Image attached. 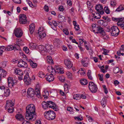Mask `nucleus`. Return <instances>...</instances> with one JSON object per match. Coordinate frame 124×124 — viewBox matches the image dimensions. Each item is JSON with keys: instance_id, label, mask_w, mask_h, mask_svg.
<instances>
[{"instance_id": "f257e3e1", "label": "nucleus", "mask_w": 124, "mask_h": 124, "mask_svg": "<svg viewBox=\"0 0 124 124\" xmlns=\"http://www.w3.org/2000/svg\"><path fill=\"white\" fill-rule=\"evenodd\" d=\"M26 119L32 121L35 120L36 117L35 106L33 104H30L26 107Z\"/></svg>"}, {"instance_id": "f03ea898", "label": "nucleus", "mask_w": 124, "mask_h": 124, "mask_svg": "<svg viewBox=\"0 0 124 124\" xmlns=\"http://www.w3.org/2000/svg\"><path fill=\"white\" fill-rule=\"evenodd\" d=\"M44 115L45 117L49 120L54 119L56 116V115L54 112L51 110L46 111L44 113Z\"/></svg>"}, {"instance_id": "7ed1b4c3", "label": "nucleus", "mask_w": 124, "mask_h": 124, "mask_svg": "<svg viewBox=\"0 0 124 124\" xmlns=\"http://www.w3.org/2000/svg\"><path fill=\"white\" fill-rule=\"evenodd\" d=\"M88 87L91 92L94 93L97 92L98 89L97 86L93 82H90L89 83Z\"/></svg>"}, {"instance_id": "20e7f679", "label": "nucleus", "mask_w": 124, "mask_h": 124, "mask_svg": "<svg viewBox=\"0 0 124 124\" xmlns=\"http://www.w3.org/2000/svg\"><path fill=\"white\" fill-rule=\"evenodd\" d=\"M111 33L112 36H117L119 34V30L117 27L114 26L111 28Z\"/></svg>"}, {"instance_id": "39448f33", "label": "nucleus", "mask_w": 124, "mask_h": 124, "mask_svg": "<svg viewBox=\"0 0 124 124\" xmlns=\"http://www.w3.org/2000/svg\"><path fill=\"white\" fill-rule=\"evenodd\" d=\"M4 50L5 51H11L13 49L15 50V51L16 50H18L20 49V47L18 46L17 48L15 46L14 47L12 45H8L6 46H4Z\"/></svg>"}, {"instance_id": "423d86ee", "label": "nucleus", "mask_w": 124, "mask_h": 124, "mask_svg": "<svg viewBox=\"0 0 124 124\" xmlns=\"http://www.w3.org/2000/svg\"><path fill=\"white\" fill-rule=\"evenodd\" d=\"M14 33L15 36L18 38L21 37L23 34V32L20 28H15Z\"/></svg>"}, {"instance_id": "0eeeda50", "label": "nucleus", "mask_w": 124, "mask_h": 124, "mask_svg": "<svg viewBox=\"0 0 124 124\" xmlns=\"http://www.w3.org/2000/svg\"><path fill=\"white\" fill-rule=\"evenodd\" d=\"M19 22L21 24H25L27 22V17L25 15L23 14L20 15L19 16Z\"/></svg>"}, {"instance_id": "6e6552de", "label": "nucleus", "mask_w": 124, "mask_h": 124, "mask_svg": "<svg viewBox=\"0 0 124 124\" xmlns=\"http://www.w3.org/2000/svg\"><path fill=\"white\" fill-rule=\"evenodd\" d=\"M23 81L27 85H30L31 82V79L30 78L28 73L26 74L24 76Z\"/></svg>"}, {"instance_id": "1a4fd4ad", "label": "nucleus", "mask_w": 124, "mask_h": 124, "mask_svg": "<svg viewBox=\"0 0 124 124\" xmlns=\"http://www.w3.org/2000/svg\"><path fill=\"white\" fill-rule=\"evenodd\" d=\"M95 8L97 11L100 14L102 15L104 13L103 9L101 5L100 4L97 5L96 6Z\"/></svg>"}, {"instance_id": "9d476101", "label": "nucleus", "mask_w": 124, "mask_h": 124, "mask_svg": "<svg viewBox=\"0 0 124 124\" xmlns=\"http://www.w3.org/2000/svg\"><path fill=\"white\" fill-rule=\"evenodd\" d=\"M48 107L53 109L55 111H56L57 106L54 102L51 101H47Z\"/></svg>"}, {"instance_id": "9b49d317", "label": "nucleus", "mask_w": 124, "mask_h": 124, "mask_svg": "<svg viewBox=\"0 0 124 124\" xmlns=\"http://www.w3.org/2000/svg\"><path fill=\"white\" fill-rule=\"evenodd\" d=\"M28 95V97L29 98H31L34 95L35 93L34 90L31 88H29L27 92Z\"/></svg>"}, {"instance_id": "f8f14e48", "label": "nucleus", "mask_w": 124, "mask_h": 124, "mask_svg": "<svg viewBox=\"0 0 124 124\" xmlns=\"http://www.w3.org/2000/svg\"><path fill=\"white\" fill-rule=\"evenodd\" d=\"M18 65L20 67L26 68L27 66V63L22 60H20L19 61Z\"/></svg>"}, {"instance_id": "ddd939ff", "label": "nucleus", "mask_w": 124, "mask_h": 124, "mask_svg": "<svg viewBox=\"0 0 124 124\" xmlns=\"http://www.w3.org/2000/svg\"><path fill=\"white\" fill-rule=\"evenodd\" d=\"M64 62L65 65L67 68H70L72 67L73 64L71 62L69 59L65 60Z\"/></svg>"}, {"instance_id": "4468645a", "label": "nucleus", "mask_w": 124, "mask_h": 124, "mask_svg": "<svg viewBox=\"0 0 124 124\" xmlns=\"http://www.w3.org/2000/svg\"><path fill=\"white\" fill-rule=\"evenodd\" d=\"M8 85L9 87L12 88L13 87L14 85V82L12 78L11 77H9L8 78Z\"/></svg>"}, {"instance_id": "2eb2a0df", "label": "nucleus", "mask_w": 124, "mask_h": 124, "mask_svg": "<svg viewBox=\"0 0 124 124\" xmlns=\"http://www.w3.org/2000/svg\"><path fill=\"white\" fill-rule=\"evenodd\" d=\"M14 103L11 100L7 101L5 108L6 109L7 108L13 107Z\"/></svg>"}, {"instance_id": "dca6fc26", "label": "nucleus", "mask_w": 124, "mask_h": 124, "mask_svg": "<svg viewBox=\"0 0 124 124\" xmlns=\"http://www.w3.org/2000/svg\"><path fill=\"white\" fill-rule=\"evenodd\" d=\"M47 70L49 72L52 73L53 75H55L57 73V70L52 68V66H48Z\"/></svg>"}, {"instance_id": "f3484780", "label": "nucleus", "mask_w": 124, "mask_h": 124, "mask_svg": "<svg viewBox=\"0 0 124 124\" xmlns=\"http://www.w3.org/2000/svg\"><path fill=\"white\" fill-rule=\"evenodd\" d=\"M46 78L47 80L49 82H51L53 81L54 79V78L53 75L52 73H51L49 75H46Z\"/></svg>"}, {"instance_id": "a211bd4d", "label": "nucleus", "mask_w": 124, "mask_h": 124, "mask_svg": "<svg viewBox=\"0 0 124 124\" xmlns=\"http://www.w3.org/2000/svg\"><path fill=\"white\" fill-rule=\"evenodd\" d=\"M14 73L20 76H22L23 74V73L22 70L19 69H16L15 70H14Z\"/></svg>"}, {"instance_id": "6ab92c4d", "label": "nucleus", "mask_w": 124, "mask_h": 124, "mask_svg": "<svg viewBox=\"0 0 124 124\" xmlns=\"http://www.w3.org/2000/svg\"><path fill=\"white\" fill-rule=\"evenodd\" d=\"M16 117L17 120L21 121H23L24 120V118L20 114H17L16 116Z\"/></svg>"}, {"instance_id": "aec40b11", "label": "nucleus", "mask_w": 124, "mask_h": 124, "mask_svg": "<svg viewBox=\"0 0 124 124\" xmlns=\"http://www.w3.org/2000/svg\"><path fill=\"white\" fill-rule=\"evenodd\" d=\"M35 29V25L33 23H32L30 25L29 31L30 33L32 34L34 31Z\"/></svg>"}, {"instance_id": "412c9836", "label": "nucleus", "mask_w": 124, "mask_h": 124, "mask_svg": "<svg viewBox=\"0 0 124 124\" xmlns=\"http://www.w3.org/2000/svg\"><path fill=\"white\" fill-rule=\"evenodd\" d=\"M96 31H95V32L97 33H101L103 32L104 31L103 29L100 26H98L96 27Z\"/></svg>"}, {"instance_id": "4be33fe9", "label": "nucleus", "mask_w": 124, "mask_h": 124, "mask_svg": "<svg viewBox=\"0 0 124 124\" xmlns=\"http://www.w3.org/2000/svg\"><path fill=\"white\" fill-rule=\"evenodd\" d=\"M7 74V72L3 70L0 67V75L1 77H5Z\"/></svg>"}, {"instance_id": "5701e85b", "label": "nucleus", "mask_w": 124, "mask_h": 124, "mask_svg": "<svg viewBox=\"0 0 124 124\" xmlns=\"http://www.w3.org/2000/svg\"><path fill=\"white\" fill-rule=\"evenodd\" d=\"M37 87V86H36ZM35 94L38 98H39L40 97V90L39 88H36Z\"/></svg>"}, {"instance_id": "b1692460", "label": "nucleus", "mask_w": 124, "mask_h": 124, "mask_svg": "<svg viewBox=\"0 0 124 124\" xmlns=\"http://www.w3.org/2000/svg\"><path fill=\"white\" fill-rule=\"evenodd\" d=\"M28 61L29 62H30V65L33 68H35L37 66V64L34 63L31 60H28Z\"/></svg>"}, {"instance_id": "393cba45", "label": "nucleus", "mask_w": 124, "mask_h": 124, "mask_svg": "<svg viewBox=\"0 0 124 124\" xmlns=\"http://www.w3.org/2000/svg\"><path fill=\"white\" fill-rule=\"evenodd\" d=\"M42 104V108L45 109H47L48 107L47 101V102H45V101L43 102Z\"/></svg>"}, {"instance_id": "a878e982", "label": "nucleus", "mask_w": 124, "mask_h": 124, "mask_svg": "<svg viewBox=\"0 0 124 124\" xmlns=\"http://www.w3.org/2000/svg\"><path fill=\"white\" fill-rule=\"evenodd\" d=\"M124 19L123 18L122 20L120 22L118 23V26H119L122 29L124 30Z\"/></svg>"}, {"instance_id": "bb28decb", "label": "nucleus", "mask_w": 124, "mask_h": 124, "mask_svg": "<svg viewBox=\"0 0 124 124\" xmlns=\"http://www.w3.org/2000/svg\"><path fill=\"white\" fill-rule=\"evenodd\" d=\"M45 52H46L50 51L52 50L51 47L50 45H47L45 46Z\"/></svg>"}, {"instance_id": "cd10ccee", "label": "nucleus", "mask_w": 124, "mask_h": 124, "mask_svg": "<svg viewBox=\"0 0 124 124\" xmlns=\"http://www.w3.org/2000/svg\"><path fill=\"white\" fill-rule=\"evenodd\" d=\"M100 14L99 13H96L95 14H92L93 17L97 19H100L101 17V16Z\"/></svg>"}, {"instance_id": "c85d7f7f", "label": "nucleus", "mask_w": 124, "mask_h": 124, "mask_svg": "<svg viewBox=\"0 0 124 124\" xmlns=\"http://www.w3.org/2000/svg\"><path fill=\"white\" fill-rule=\"evenodd\" d=\"M40 38L42 39L44 38L46 35V34L45 33V31L41 32V33L39 32V33L38 34Z\"/></svg>"}, {"instance_id": "c756f323", "label": "nucleus", "mask_w": 124, "mask_h": 124, "mask_svg": "<svg viewBox=\"0 0 124 124\" xmlns=\"http://www.w3.org/2000/svg\"><path fill=\"white\" fill-rule=\"evenodd\" d=\"M80 82L81 85H86L88 83L86 79H81L80 80Z\"/></svg>"}, {"instance_id": "7c9ffc66", "label": "nucleus", "mask_w": 124, "mask_h": 124, "mask_svg": "<svg viewBox=\"0 0 124 124\" xmlns=\"http://www.w3.org/2000/svg\"><path fill=\"white\" fill-rule=\"evenodd\" d=\"M10 90L9 89H6L4 90V95L6 97L8 96L10 94Z\"/></svg>"}, {"instance_id": "2f4dec72", "label": "nucleus", "mask_w": 124, "mask_h": 124, "mask_svg": "<svg viewBox=\"0 0 124 124\" xmlns=\"http://www.w3.org/2000/svg\"><path fill=\"white\" fill-rule=\"evenodd\" d=\"M30 48L31 49H35L36 47V45L35 43H31L29 44Z\"/></svg>"}, {"instance_id": "473e14b6", "label": "nucleus", "mask_w": 124, "mask_h": 124, "mask_svg": "<svg viewBox=\"0 0 124 124\" xmlns=\"http://www.w3.org/2000/svg\"><path fill=\"white\" fill-rule=\"evenodd\" d=\"M47 61L48 63L51 64H53V60L52 59L51 57L50 56H47Z\"/></svg>"}, {"instance_id": "72a5a7b5", "label": "nucleus", "mask_w": 124, "mask_h": 124, "mask_svg": "<svg viewBox=\"0 0 124 124\" xmlns=\"http://www.w3.org/2000/svg\"><path fill=\"white\" fill-rule=\"evenodd\" d=\"M87 75L88 78L90 80H93V78L92 76L91 71L90 70H88Z\"/></svg>"}, {"instance_id": "f704fd0d", "label": "nucleus", "mask_w": 124, "mask_h": 124, "mask_svg": "<svg viewBox=\"0 0 124 124\" xmlns=\"http://www.w3.org/2000/svg\"><path fill=\"white\" fill-rule=\"evenodd\" d=\"M123 19L122 18H112V20L114 21L117 22V24L118 25V23L119 22H120Z\"/></svg>"}, {"instance_id": "c9c22d12", "label": "nucleus", "mask_w": 124, "mask_h": 124, "mask_svg": "<svg viewBox=\"0 0 124 124\" xmlns=\"http://www.w3.org/2000/svg\"><path fill=\"white\" fill-rule=\"evenodd\" d=\"M38 48L40 51L43 52H45V46L43 45H39L38 46Z\"/></svg>"}, {"instance_id": "e433bc0d", "label": "nucleus", "mask_w": 124, "mask_h": 124, "mask_svg": "<svg viewBox=\"0 0 124 124\" xmlns=\"http://www.w3.org/2000/svg\"><path fill=\"white\" fill-rule=\"evenodd\" d=\"M80 94H77L73 96V98L75 100H78L80 99Z\"/></svg>"}, {"instance_id": "4c0bfd02", "label": "nucleus", "mask_w": 124, "mask_h": 124, "mask_svg": "<svg viewBox=\"0 0 124 124\" xmlns=\"http://www.w3.org/2000/svg\"><path fill=\"white\" fill-rule=\"evenodd\" d=\"M124 9V7H123L122 5H121L116 9V11L119 12Z\"/></svg>"}, {"instance_id": "58836bf2", "label": "nucleus", "mask_w": 124, "mask_h": 124, "mask_svg": "<svg viewBox=\"0 0 124 124\" xmlns=\"http://www.w3.org/2000/svg\"><path fill=\"white\" fill-rule=\"evenodd\" d=\"M104 10L105 12L107 14H108L110 13V11L107 7H104Z\"/></svg>"}, {"instance_id": "ea45409f", "label": "nucleus", "mask_w": 124, "mask_h": 124, "mask_svg": "<svg viewBox=\"0 0 124 124\" xmlns=\"http://www.w3.org/2000/svg\"><path fill=\"white\" fill-rule=\"evenodd\" d=\"M58 79L60 80L62 82H63L65 80V77L63 76H60L58 77Z\"/></svg>"}, {"instance_id": "a19ab883", "label": "nucleus", "mask_w": 124, "mask_h": 124, "mask_svg": "<svg viewBox=\"0 0 124 124\" xmlns=\"http://www.w3.org/2000/svg\"><path fill=\"white\" fill-rule=\"evenodd\" d=\"M101 103L102 107H104L106 105V101H105V99H102L101 101Z\"/></svg>"}, {"instance_id": "79ce46f5", "label": "nucleus", "mask_w": 124, "mask_h": 124, "mask_svg": "<svg viewBox=\"0 0 124 124\" xmlns=\"http://www.w3.org/2000/svg\"><path fill=\"white\" fill-rule=\"evenodd\" d=\"M66 75L68 78H71L72 75V74L69 71H67L66 72Z\"/></svg>"}, {"instance_id": "37998d69", "label": "nucleus", "mask_w": 124, "mask_h": 124, "mask_svg": "<svg viewBox=\"0 0 124 124\" xmlns=\"http://www.w3.org/2000/svg\"><path fill=\"white\" fill-rule=\"evenodd\" d=\"M57 73H60L63 74L64 72L62 69L61 68L57 69Z\"/></svg>"}, {"instance_id": "c03bdc74", "label": "nucleus", "mask_w": 124, "mask_h": 124, "mask_svg": "<svg viewBox=\"0 0 124 124\" xmlns=\"http://www.w3.org/2000/svg\"><path fill=\"white\" fill-rule=\"evenodd\" d=\"M39 76L42 78H44L45 77L44 74L42 71H40L39 74Z\"/></svg>"}, {"instance_id": "a18cd8bd", "label": "nucleus", "mask_w": 124, "mask_h": 124, "mask_svg": "<svg viewBox=\"0 0 124 124\" xmlns=\"http://www.w3.org/2000/svg\"><path fill=\"white\" fill-rule=\"evenodd\" d=\"M87 3V5H88V7L89 9V10H91V8L92 7V5L91 4V3L89 1H88Z\"/></svg>"}, {"instance_id": "49530a36", "label": "nucleus", "mask_w": 124, "mask_h": 124, "mask_svg": "<svg viewBox=\"0 0 124 124\" xmlns=\"http://www.w3.org/2000/svg\"><path fill=\"white\" fill-rule=\"evenodd\" d=\"M119 69L118 67L115 68H114L113 71L114 73L116 74L119 72Z\"/></svg>"}, {"instance_id": "de8ad7c7", "label": "nucleus", "mask_w": 124, "mask_h": 124, "mask_svg": "<svg viewBox=\"0 0 124 124\" xmlns=\"http://www.w3.org/2000/svg\"><path fill=\"white\" fill-rule=\"evenodd\" d=\"M23 50L27 54L29 53V50L28 48L26 47H24L23 49Z\"/></svg>"}, {"instance_id": "09e8293b", "label": "nucleus", "mask_w": 124, "mask_h": 124, "mask_svg": "<svg viewBox=\"0 0 124 124\" xmlns=\"http://www.w3.org/2000/svg\"><path fill=\"white\" fill-rule=\"evenodd\" d=\"M3 47L4 46H2L0 47V56L2 55L3 52L4 51Z\"/></svg>"}, {"instance_id": "8fccbe9b", "label": "nucleus", "mask_w": 124, "mask_h": 124, "mask_svg": "<svg viewBox=\"0 0 124 124\" xmlns=\"http://www.w3.org/2000/svg\"><path fill=\"white\" fill-rule=\"evenodd\" d=\"M102 87L104 89V92L105 94H107L108 92L107 89L106 87V86L105 85H102Z\"/></svg>"}, {"instance_id": "3c124183", "label": "nucleus", "mask_w": 124, "mask_h": 124, "mask_svg": "<svg viewBox=\"0 0 124 124\" xmlns=\"http://www.w3.org/2000/svg\"><path fill=\"white\" fill-rule=\"evenodd\" d=\"M97 25L96 24H92V28L93 30V31L94 32H95V29H96V27Z\"/></svg>"}, {"instance_id": "603ef678", "label": "nucleus", "mask_w": 124, "mask_h": 124, "mask_svg": "<svg viewBox=\"0 0 124 124\" xmlns=\"http://www.w3.org/2000/svg\"><path fill=\"white\" fill-rule=\"evenodd\" d=\"M82 64L84 67H87L88 65V63L86 62L84 60L82 61Z\"/></svg>"}, {"instance_id": "864d4df0", "label": "nucleus", "mask_w": 124, "mask_h": 124, "mask_svg": "<svg viewBox=\"0 0 124 124\" xmlns=\"http://www.w3.org/2000/svg\"><path fill=\"white\" fill-rule=\"evenodd\" d=\"M8 110V112L9 113H12L13 112L14 108L13 107L7 108Z\"/></svg>"}, {"instance_id": "5fc2aeb1", "label": "nucleus", "mask_w": 124, "mask_h": 124, "mask_svg": "<svg viewBox=\"0 0 124 124\" xmlns=\"http://www.w3.org/2000/svg\"><path fill=\"white\" fill-rule=\"evenodd\" d=\"M22 42V41L20 39H17L16 40V43L18 44L19 46V45H21L20 43Z\"/></svg>"}, {"instance_id": "6e6d98bb", "label": "nucleus", "mask_w": 124, "mask_h": 124, "mask_svg": "<svg viewBox=\"0 0 124 124\" xmlns=\"http://www.w3.org/2000/svg\"><path fill=\"white\" fill-rule=\"evenodd\" d=\"M103 54L105 55H107V53L109 52V51L108 50L104 48L103 49Z\"/></svg>"}, {"instance_id": "4d7b16f0", "label": "nucleus", "mask_w": 124, "mask_h": 124, "mask_svg": "<svg viewBox=\"0 0 124 124\" xmlns=\"http://www.w3.org/2000/svg\"><path fill=\"white\" fill-rule=\"evenodd\" d=\"M44 30L43 27H40V28L38 30V33H39V32H43L45 31Z\"/></svg>"}, {"instance_id": "13d9d810", "label": "nucleus", "mask_w": 124, "mask_h": 124, "mask_svg": "<svg viewBox=\"0 0 124 124\" xmlns=\"http://www.w3.org/2000/svg\"><path fill=\"white\" fill-rule=\"evenodd\" d=\"M100 68L101 71V72L104 73L105 72V70H104V65H102V66H99Z\"/></svg>"}, {"instance_id": "bf43d9fd", "label": "nucleus", "mask_w": 124, "mask_h": 124, "mask_svg": "<svg viewBox=\"0 0 124 124\" xmlns=\"http://www.w3.org/2000/svg\"><path fill=\"white\" fill-rule=\"evenodd\" d=\"M63 32L66 35H68L69 32L68 30L67 29H64L63 31Z\"/></svg>"}, {"instance_id": "052dcab7", "label": "nucleus", "mask_w": 124, "mask_h": 124, "mask_svg": "<svg viewBox=\"0 0 124 124\" xmlns=\"http://www.w3.org/2000/svg\"><path fill=\"white\" fill-rule=\"evenodd\" d=\"M98 76L99 77V79L100 81H102L103 80V75L102 74L101 75L100 74H98Z\"/></svg>"}, {"instance_id": "680f3d73", "label": "nucleus", "mask_w": 124, "mask_h": 124, "mask_svg": "<svg viewBox=\"0 0 124 124\" xmlns=\"http://www.w3.org/2000/svg\"><path fill=\"white\" fill-rule=\"evenodd\" d=\"M15 3L18 4H20L21 3V0H12Z\"/></svg>"}, {"instance_id": "e2e57ef3", "label": "nucleus", "mask_w": 124, "mask_h": 124, "mask_svg": "<svg viewBox=\"0 0 124 124\" xmlns=\"http://www.w3.org/2000/svg\"><path fill=\"white\" fill-rule=\"evenodd\" d=\"M75 118L76 120L79 121H81L83 120V118L82 117L81 118H80L79 117L77 116L75 117Z\"/></svg>"}, {"instance_id": "0e129e2a", "label": "nucleus", "mask_w": 124, "mask_h": 124, "mask_svg": "<svg viewBox=\"0 0 124 124\" xmlns=\"http://www.w3.org/2000/svg\"><path fill=\"white\" fill-rule=\"evenodd\" d=\"M64 87L65 91H67L68 90V85L67 84H65L64 85Z\"/></svg>"}, {"instance_id": "69168bd1", "label": "nucleus", "mask_w": 124, "mask_h": 124, "mask_svg": "<svg viewBox=\"0 0 124 124\" xmlns=\"http://www.w3.org/2000/svg\"><path fill=\"white\" fill-rule=\"evenodd\" d=\"M110 4L111 6H114L116 5V3L114 1H112L111 2Z\"/></svg>"}, {"instance_id": "338daca9", "label": "nucleus", "mask_w": 124, "mask_h": 124, "mask_svg": "<svg viewBox=\"0 0 124 124\" xmlns=\"http://www.w3.org/2000/svg\"><path fill=\"white\" fill-rule=\"evenodd\" d=\"M59 9L60 11H62L64 10V8L63 6H60L59 7Z\"/></svg>"}, {"instance_id": "774afa93", "label": "nucleus", "mask_w": 124, "mask_h": 124, "mask_svg": "<svg viewBox=\"0 0 124 124\" xmlns=\"http://www.w3.org/2000/svg\"><path fill=\"white\" fill-rule=\"evenodd\" d=\"M52 23L54 26H57V23L56 21H52Z\"/></svg>"}]
</instances>
